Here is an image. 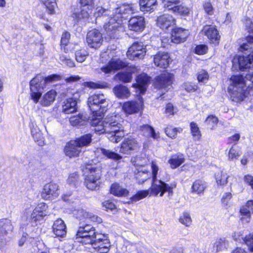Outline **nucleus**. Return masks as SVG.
I'll return each mask as SVG.
<instances>
[{
    "instance_id": "f257e3e1",
    "label": "nucleus",
    "mask_w": 253,
    "mask_h": 253,
    "mask_svg": "<svg viewBox=\"0 0 253 253\" xmlns=\"http://www.w3.org/2000/svg\"><path fill=\"white\" fill-rule=\"evenodd\" d=\"M84 184L87 189L94 191L99 189L102 175V168L94 163H84L81 166Z\"/></svg>"
},
{
    "instance_id": "f03ea898",
    "label": "nucleus",
    "mask_w": 253,
    "mask_h": 253,
    "mask_svg": "<svg viewBox=\"0 0 253 253\" xmlns=\"http://www.w3.org/2000/svg\"><path fill=\"white\" fill-rule=\"evenodd\" d=\"M132 10L131 4L124 3L115 9V14L103 26L106 34L110 39H115L121 28L124 17L123 14L130 13Z\"/></svg>"
},
{
    "instance_id": "7ed1b4c3",
    "label": "nucleus",
    "mask_w": 253,
    "mask_h": 253,
    "mask_svg": "<svg viewBox=\"0 0 253 253\" xmlns=\"http://www.w3.org/2000/svg\"><path fill=\"white\" fill-rule=\"evenodd\" d=\"M231 81L232 84L229 87L231 99L235 102L242 101L246 96L247 83L242 76H233Z\"/></svg>"
},
{
    "instance_id": "20e7f679",
    "label": "nucleus",
    "mask_w": 253,
    "mask_h": 253,
    "mask_svg": "<svg viewBox=\"0 0 253 253\" xmlns=\"http://www.w3.org/2000/svg\"><path fill=\"white\" fill-rule=\"evenodd\" d=\"M99 235L95 227L90 224L80 226L76 233L77 237L82 238L81 242L85 245L91 243Z\"/></svg>"
},
{
    "instance_id": "39448f33",
    "label": "nucleus",
    "mask_w": 253,
    "mask_h": 253,
    "mask_svg": "<svg viewBox=\"0 0 253 253\" xmlns=\"http://www.w3.org/2000/svg\"><path fill=\"white\" fill-rule=\"evenodd\" d=\"M157 24L164 33L168 34V38L171 39V42H174V18L169 14H164L158 17Z\"/></svg>"
},
{
    "instance_id": "423d86ee",
    "label": "nucleus",
    "mask_w": 253,
    "mask_h": 253,
    "mask_svg": "<svg viewBox=\"0 0 253 253\" xmlns=\"http://www.w3.org/2000/svg\"><path fill=\"white\" fill-rule=\"evenodd\" d=\"M140 144L136 138L128 137L125 138L119 146V153L122 154L130 155L138 151Z\"/></svg>"
},
{
    "instance_id": "0eeeda50",
    "label": "nucleus",
    "mask_w": 253,
    "mask_h": 253,
    "mask_svg": "<svg viewBox=\"0 0 253 253\" xmlns=\"http://www.w3.org/2000/svg\"><path fill=\"white\" fill-rule=\"evenodd\" d=\"M37 74L30 82V97L35 103H37L42 95V90L45 87V85L42 84V78L39 79Z\"/></svg>"
},
{
    "instance_id": "6e6552de",
    "label": "nucleus",
    "mask_w": 253,
    "mask_h": 253,
    "mask_svg": "<svg viewBox=\"0 0 253 253\" xmlns=\"http://www.w3.org/2000/svg\"><path fill=\"white\" fill-rule=\"evenodd\" d=\"M59 185L53 181L45 184L41 192V196L44 200H52L59 195Z\"/></svg>"
},
{
    "instance_id": "1a4fd4ad",
    "label": "nucleus",
    "mask_w": 253,
    "mask_h": 253,
    "mask_svg": "<svg viewBox=\"0 0 253 253\" xmlns=\"http://www.w3.org/2000/svg\"><path fill=\"white\" fill-rule=\"evenodd\" d=\"M149 190L150 196H157L160 194V196L162 197L167 192H168L169 195L172 196L173 193L172 187L161 180H158V184L152 180V183Z\"/></svg>"
},
{
    "instance_id": "9d476101",
    "label": "nucleus",
    "mask_w": 253,
    "mask_h": 253,
    "mask_svg": "<svg viewBox=\"0 0 253 253\" xmlns=\"http://www.w3.org/2000/svg\"><path fill=\"white\" fill-rule=\"evenodd\" d=\"M86 41L89 47L96 49L102 45L103 38L98 30L93 29L87 33Z\"/></svg>"
},
{
    "instance_id": "9b49d317",
    "label": "nucleus",
    "mask_w": 253,
    "mask_h": 253,
    "mask_svg": "<svg viewBox=\"0 0 253 253\" xmlns=\"http://www.w3.org/2000/svg\"><path fill=\"white\" fill-rule=\"evenodd\" d=\"M139 102L131 100L125 102L122 106V109L124 112L128 115H131L138 113L140 110H142L143 107V99L141 95H138Z\"/></svg>"
},
{
    "instance_id": "f8f14e48",
    "label": "nucleus",
    "mask_w": 253,
    "mask_h": 253,
    "mask_svg": "<svg viewBox=\"0 0 253 253\" xmlns=\"http://www.w3.org/2000/svg\"><path fill=\"white\" fill-rule=\"evenodd\" d=\"M111 134V141L118 143L125 136V133L122 124L119 121V117L116 115L112 126L110 133Z\"/></svg>"
},
{
    "instance_id": "ddd939ff",
    "label": "nucleus",
    "mask_w": 253,
    "mask_h": 253,
    "mask_svg": "<svg viewBox=\"0 0 253 253\" xmlns=\"http://www.w3.org/2000/svg\"><path fill=\"white\" fill-rule=\"evenodd\" d=\"M89 244L94 245L93 248L98 253H108L111 246L109 239L104 235L101 238L95 237Z\"/></svg>"
},
{
    "instance_id": "4468645a",
    "label": "nucleus",
    "mask_w": 253,
    "mask_h": 253,
    "mask_svg": "<svg viewBox=\"0 0 253 253\" xmlns=\"http://www.w3.org/2000/svg\"><path fill=\"white\" fill-rule=\"evenodd\" d=\"M172 74L164 71L155 77L153 82L154 85L159 89L165 88L172 84Z\"/></svg>"
},
{
    "instance_id": "2eb2a0df",
    "label": "nucleus",
    "mask_w": 253,
    "mask_h": 253,
    "mask_svg": "<svg viewBox=\"0 0 253 253\" xmlns=\"http://www.w3.org/2000/svg\"><path fill=\"white\" fill-rule=\"evenodd\" d=\"M150 80V77L146 73H141L135 78L136 83L132 84V87L137 89L140 94H144L146 91Z\"/></svg>"
},
{
    "instance_id": "dca6fc26",
    "label": "nucleus",
    "mask_w": 253,
    "mask_h": 253,
    "mask_svg": "<svg viewBox=\"0 0 253 253\" xmlns=\"http://www.w3.org/2000/svg\"><path fill=\"white\" fill-rule=\"evenodd\" d=\"M128 27L131 31L137 33L142 32L145 27L144 18L141 16L131 17L128 21Z\"/></svg>"
},
{
    "instance_id": "f3484780",
    "label": "nucleus",
    "mask_w": 253,
    "mask_h": 253,
    "mask_svg": "<svg viewBox=\"0 0 253 253\" xmlns=\"http://www.w3.org/2000/svg\"><path fill=\"white\" fill-rule=\"evenodd\" d=\"M168 53L159 51L154 57L153 62L155 65L160 68H167L171 62Z\"/></svg>"
},
{
    "instance_id": "a211bd4d",
    "label": "nucleus",
    "mask_w": 253,
    "mask_h": 253,
    "mask_svg": "<svg viewBox=\"0 0 253 253\" xmlns=\"http://www.w3.org/2000/svg\"><path fill=\"white\" fill-rule=\"evenodd\" d=\"M116 115L112 116L106 118L105 121L94 126L93 130L99 134L103 133H110L113 121L115 120Z\"/></svg>"
},
{
    "instance_id": "6ab92c4d",
    "label": "nucleus",
    "mask_w": 253,
    "mask_h": 253,
    "mask_svg": "<svg viewBox=\"0 0 253 253\" xmlns=\"http://www.w3.org/2000/svg\"><path fill=\"white\" fill-rule=\"evenodd\" d=\"M143 45L141 43L136 42L130 46L126 52L127 56L130 59L133 60L135 58H141L143 56Z\"/></svg>"
},
{
    "instance_id": "aec40b11",
    "label": "nucleus",
    "mask_w": 253,
    "mask_h": 253,
    "mask_svg": "<svg viewBox=\"0 0 253 253\" xmlns=\"http://www.w3.org/2000/svg\"><path fill=\"white\" fill-rule=\"evenodd\" d=\"M88 101L91 105H97L99 111L103 113L107 110L106 99L103 94H94L88 98Z\"/></svg>"
},
{
    "instance_id": "412c9836",
    "label": "nucleus",
    "mask_w": 253,
    "mask_h": 253,
    "mask_svg": "<svg viewBox=\"0 0 253 253\" xmlns=\"http://www.w3.org/2000/svg\"><path fill=\"white\" fill-rule=\"evenodd\" d=\"M202 32L207 37L211 43L215 44L219 43L220 36L215 26L206 25L203 27Z\"/></svg>"
},
{
    "instance_id": "4be33fe9",
    "label": "nucleus",
    "mask_w": 253,
    "mask_h": 253,
    "mask_svg": "<svg viewBox=\"0 0 253 253\" xmlns=\"http://www.w3.org/2000/svg\"><path fill=\"white\" fill-rule=\"evenodd\" d=\"M240 212L242 215L240 218L241 220L245 223L249 222L251 214L253 213V200L248 201L241 208Z\"/></svg>"
},
{
    "instance_id": "5701e85b",
    "label": "nucleus",
    "mask_w": 253,
    "mask_h": 253,
    "mask_svg": "<svg viewBox=\"0 0 253 253\" xmlns=\"http://www.w3.org/2000/svg\"><path fill=\"white\" fill-rule=\"evenodd\" d=\"M52 231L56 237H64L66 236L67 230L64 221L61 218H58L54 221L52 225Z\"/></svg>"
},
{
    "instance_id": "b1692460",
    "label": "nucleus",
    "mask_w": 253,
    "mask_h": 253,
    "mask_svg": "<svg viewBox=\"0 0 253 253\" xmlns=\"http://www.w3.org/2000/svg\"><path fill=\"white\" fill-rule=\"evenodd\" d=\"M64 152L66 156L71 158L78 157L81 150L79 149L78 146L74 140H70L66 144Z\"/></svg>"
},
{
    "instance_id": "393cba45",
    "label": "nucleus",
    "mask_w": 253,
    "mask_h": 253,
    "mask_svg": "<svg viewBox=\"0 0 253 253\" xmlns=\"http://www.w3.org/2000/svg\"><path fill=\"white\" fill-rule=\"evenodd\" d=\"M158 4L157 0H139L140 10L144 13L153 12Z\"/></svg>"
},
{
    "instance_id": "a878e982",
    "label": "nucleus",
    "mask_w": 253,
    "mask_h": 253,
    "mask_svg": "<svg viewBox=\"0 0 253 253\" xmlns=\"http://www.w3.org/2000/svg\"><path fill=\"white\" fill-rule=\"evenodd\" d=\"M109 192L117 197H127L129 194V191L127 189L123 187L117 182H114L111 184Z\"/></svg>"
},
{
    "instance_id": "bb28decb",
    "label": "nucleus",
    "mask_w": 253,
    "mask_h": 253,
    "mask_svg": "<svg viewBox=\"0 0 253 253\" xmlns=\"http://www.w3.org/2000/svg\"><path fill=\"white\" fill-rule=\"evenodd\" d=\"M77 110V101L73 98H69L65 100L62 105V111L65 114H69L75 113Z\"/></svg>"
},
{
    "instance_id": "cd10ccee",
    "label": "nucleus",
    "mask_w": 253,
    "mask_h": 253,
    "mask_svg": "<svg viewBox=\"0 0 253 253\" xmlns=\"http://www.w3.org/2000/svg\"><path fill=\"white\" fill-rule=\"evenodd\" d=\"M99 151L101 156L105 159H109L114 161H119L123 159L120 154L117 153L111 150L104 148H100Z\"/></svg>"
},
{
    "instance_id": "c85d7f7f",
    "label": "nucleus",
    "mask_w": 253,
    "mask_h": 253,
    "mask_svg": "<svg viewBox=\"0 0 253 253\" xmlns=\"http://www.w3.org/2000/svg\"><path fill=\"white\" fill-rule=\"evenodd\" d=\"M57 95L56 91L54 89H51L46 92L42 96L41 100V105L43 106H48L55 100Z\"/></svg>"
},
{
    "instance_id": "c756f323",
    "label": "nucleus",
    "mask_w": 253,
    "mask_h": 253,
    "mask_svg": "<svg viewBox=\"0 0 253 253\" xmlns=\"http://www.w3.org/2000/svg\"><path fill=\"white\" fill-rule=\"evenodd\" d=\"M74 141L79 148L88 146L92 141V135L90 133L85 134L76 138Z\"/></svg>"
},
{
    "instance_id": "7c9ffc66",
    "label": "nucleus",
    "mask_w": 253,
    "mask_h": 253,
    "mask_svg": "<svg viewBox=\"0 0 253 253\" xmlns=\"http://www.w3.org/2000/svg\"><path fill=\"white\" fill-rule=\"evenodd\" d=\"M41 2L44 6L48 15L56 14V9L58 7L56 0H41Z\"/></svg>"
},
{
    "instance_id": "2f4dec72",
    "label": "nucleus",
    "mask_w": 253,
    "mask_h": 253,
    "mask_svg": "<svg viewBox=\"0 0 253 253\" xmlns=\"http://www.w3.org/2000/svg\"><path fill=\"white\" fill-rule=\"evenodd\" d=\"M113 91L116 96L120 98H126L130 95V92L126 86L119 84L113 88Z\"/></svg>"
},
{
    "instance_id": "473e14b6",
    "label": "nucleus",
    "mask_w": 253,
    "mask_h": 253,
    "mask_svg": "<svg viewBox=\"0 0 253 253\" xmlns=\"http://www.w3.org/2000/svg\"><path fill=\"white\" fill-rule=\"evenodd\" d=\"M207 188L206 183L202 180H197L194 182L192 186V192L198 195L203 194Z\"/></svg>"
},
{
    "instance_id": "72a5a7b5",
    "label": "nucleus",
    "mask_w": 253,
    "mask_h": 253,
    "mask_svg": "<svg viewBox=\"0 0 253 253\" xmlns=\"http://www.w3.org/2000/svg\"><path fill=\"white\" fill-rule=\"evenodd\" d=\"M87 120L86 116L83 113H79L77 115L72 116L69 119V122L71 126H76L83 125Z\"/></svg>"
},
{
    "instance_id": "f704fd0d",
    "label": "nucleus",
    "mask_w": 253,
    "mask_h": 253,
    "mask_svg": "<svg viewBox=\"0 0 253 253\" xmlns=\"http://www.w3.org/2000/svg\"><path fill=\"white\" fill-rule=\"evenodd\" d=\"M189 35L188 30L182 28H175V43L184 42Z\"/></svg>"
},
{
    "instance_id": "c9c22d12",
    "label": "nucleus",
    "mask_w": 253,
    "mask_h": 253,
    "mask_svg": "<svg viewBox=\"0 0 253 253\" xmlns=\"http://www.w3.org/2000/svg\"><path fill=\"white\" fill-rule=\"evenodd\" d=\"M179 222L185 227H190L192 223V219L189 211H184L179 216Z\"/></svg>"
},
{
    "instance_id": "e433bc0d",
    "label": "nucleus",
    "mask_w": 253,
    "mask_h": 253,
    "mask_svg": "<svg viewBox=\"0 0 253 253\" xmlns=\"http://www.w3.org/2000/svg\"><path fill=\"white\" fill-rule=\"evenodd\" d=\"M110 65L113 71H117L120 69L125 68L127 67L128 64L124 62L120 59L116 60H111L109 61Z\"/></svg>"
},
{
    "instance_id": "4c0bfd02",
    "label": "nucleus",
    "mask_w": 253,
    "mask_h": 253,
    "mask_svg": "<svg viewBox=\"0 0 253 253\" xmlns=\"http://www.w3.org/2000/svg\"><path fill=\"white\" fill-rule=\"evenodd\" d=\"M215 178L217 185H224L227 183L228 176L225 171L221 170L215 173Z\"/></svg>"
},
{
    "instance_id": "58836bf2",
    "label": "nucleus",
    "mask_w": 253,
    "mask_h": 253,
    "mask_svg": "<svg viewBox=\"0 0 253 253\" xmlns=\"http://www.w3.org/2000/svg\"><path fill=\"white\" fill-rule=\"evenodd\" d=\"M48 206L43 202L39 203L33 210L34 213H38L42 217H44L47 215Z\"/></svg>"
},
{
    "instance_id": "ea45409f",
    "label": "nucleus",
    "mask_w": 253,
    "mask_h": 253,
    "mask_svg": "<svg viewBox=\"0 0 253 253\" xmlns=\"http://www.w3.org/2000/svg\"><path fill=\"white\" fill-rule=\"evenodd\" d=\"M117 77L119 80L124 83H128L131 82L132 79V72H121L117 73Z\"/></svg>"
},
{
    "instance_id": "a19ab883",
    "label": "nucleus",
    "mask_w": 253,
    "mask_h": 253,
    "mask_svg": "<svg viewBox=\"0 0 253 253\" xmlns=\"http://www.w3.org/2000/svg\"><path fill=\"white\" fill-rule=\"evenodd\" d=\"M140 130L143 135L150 136L153 138H156V134L154 128L148 124H145L140 126Z\"/></svg>"
},
{
    "instance_id": "79ce46f5",
    "label": "nucleus",
    "mask_w": 253,
    "mask_h": 253,
    "mask_svg": "<svg viewBox=\"0 0 253 253\" xmlns=\"http://www.w3.org/2000/svg\"><path fill=\"white\" fill-rule=\"evenodd\" d=\"M149 195H150L149 189L148 190H139L135 195L130 197V200L131 202H136L145 198Z\"/></svg>"
},
{
    "instance_id": "37998d69",
    "label": "nucleus",
    "mask_w": 253,
    "mask_h": 253,
    "mask_svg": "<svg viewBox=\"0 0 253 253\" xmlns=\"http://www.w3.org/2000/svg\"><path fill=\"white\" fill-rule=\"evenodd\" d=\"M241 155L240 149L234 145H233L228 152V159L233 161L237 159Z\"/></svg>"
},
{
    "instance_id": "c03bdc74",
    "label": "nucleus",
    "mask_w": 253,
    "mask_h": 253,
    "mask_svg": "<svg viewBox=\"0 0 253 253\" xmlns=\"http://www.w3.org/2000/svg\"><path fill=\"white\" fill-rule=\"evenodd\" d=\"M91 8H88L87 10L82 8L79 13L74 12L72 14L73 18L78 21L81 18H87L89 16V14L91 13Z\"/></svg>"
},
{
    "instance_id": "a18cd8bd",
    "label": "nucleus",
    "mask_w": 253,
    "mask_h": 253,
    "mask_svg": "<svg viewBox=\"0 0 253 253\" xmlns=\"http://www.w3.org/2000/svg\"><path fill=\"white\" fill-rule=\"evenodd\" d=\"M70 39V34L67 31L64 32L62 35L60 40V45L61 48H63L64 52L66 53L68 52V49L66 46L69 43Z\"/></svg>"
},
{
    "instance_id": "49530a36",
    "label": "nucleus",
    "mask_w": 253,
    "mask_h": 253,
    "mask_svg": "<svg viewBox=\"0 0 253 253\" xmlns=\"http://www.w3.org/2000/svg\"><path fill=\"white\" fill-rule=\"evenodd\" d=\"M191 133L193 137L194 140H198L200 139L201 134L199 128L197 124L194 122L190 123Z\"/></svg>"
},
{
    "instance_id": "de8ad7c7",
    "label": "nucleus",
    "mask_w": 253,
    "mask_h": 253,
    "mask_svg": "<svg viewBox=\"0 0 253 253\" xmlns=\"http://www.w3.org/2000/svg\"><path fill=\"white\" fill-rule=\"evenodd\" d=\"M228 246V242L224 239H217L213 244L214 249L216 252L222 250L226 248Z\"/></svg>"
},
{
    "instance_id": "09e8293b",
    "label": "nucleus",
    "mask_w": 253,
    "mask_h": 253,
    "mask_svg": "<svg viewBox=\"0 0 253 253\" xmlns=\"http://www.w3.org/2000/svg\"><path fill=\"white\" fill-rule=\"evenodd\" d=\"M88 53L84 49L78 50L75 53L76 59L80 63L84 61Z\"/></svg>"
},
{
    "instance_id": "8fccbe9b",
    "label": "nucleus",
    "mask_w": 253,
    "mask_h": 253,
    "mask_svg": "<svg viewBox=\"0 0 253 253\" xmlns=\"http://www.w3.org/2000/svg\"><path fill=\"white\" fill-rule=\"evenodd\" d=\"M98 114L97 110L92 111L93 115L90 122L91 126L94 127L103 121L101 116L98 115Z\"/></svg>"
},
{
    "instance_id": "3c124183",
    "label": "nucleus",
    "mask_w": 253,
    "mask_h": 253,
    "mask_svg": "<svg viewBox=\"0 0 253 253\" xmlns=\"http://www.w3.org/2000/svg\"><path fill=\"white\" fill-rule=\"evenodd\" d=\"M179 14L185 16L188 15L190 12V9L183 4L175 5V12Z\"/></svg>"
},
{
    "instance_id": "603ef678",
    "label": "nucleus",
    "mask_w": 253,
    "mask_h": 253,
    "mask_svg": "<svg viewBox=\"0 0 253 253\" xmlns=\"http://www.w3.org/2000/svg\"><path fill=\"white\" fill-rule=\"evenodd\" d=\"M85 218L89 222L95 224H99L102 222V218L92 213L87 212L85 214Z\"/></svg>"
},
{
    "instance_id": "864d4df0",
    "label": "nucleus",
    "mask_w": 253,
    "mask_h": 253,
    "mask_svg": "<svg viewBox=\"0 0 253 253\" xmlns=\"http://www.w3.org/2000/svg\"><path fill=\"white\" fill-rule=\"evenodd\" d=\"M42 78V80L43 79L45 84L52 83L54 81H59L61 80L62 76L60 75L53 74L50 75H48L44 78L40 77Z\"/></svg>"
},
{
    "instance_id": "5fc2aeb1",
    "label": "nucleus",
    "mask_w": 253,
    "mask_h": 253,
    "mask_svg": "<svg viewBox=\"0 0 253 253\" xmlns=\"http://www.w3.org/2000/svg\"><path fill=\"white\" fill-rule=\"evenodd\" d=\"M244 243L248 247L249 251L253 252V232L245 237Z\"/></svg>"
},
{
    "instance_id": "6e6d98bb",
    "label": "nucleus",
    "mask_w": 253,
    "mask_h": 253,
    "mask_svg": "<svg viewBox=\"0 0 253 253\" xmlns=\"http://www.w3.org/2000/svg\"><path fill=\"white\" fill-rule=\"evenodd\" d=\"M218 119L214 116H209L206 120V123L211 129H213L218 123Z\"/></svg>"
},
{
    "instance_id": "4d7b16f0",
    "label": "nucleus",
    "mask_w": 253,
    "mask_h": 253,
    "mask_svg": "<svg viewBox=\"0 0 253 253\" xmlns=\"http://www.w3.org/2000/svg\"><path fill=\"white\" fill-rule=\"evenodd\" d=\"M113 200L114 199H108L102 203V206L106 209L107 211L109 210L112 211L117 209V206L113 202Z\"/></svg>"
},
{
    "instance_id": "13d9d810",
    "label": "nucleus",
    "mask_w": 253,
    "mask_h": 253,
    "mask_svg": "<svg viewBox=\"0 0 253 253\" xmlns=\"http://www.w3.org/2000/svg\"><path fill=\"white\" fill-rule=\"evenodd\" d=\"M80 180V175L77 172L70 173L67 179L70 184L76 185Z\"/></svg>"
},
{
    "instance_id": "bf43d9fd",
    "label": "nucleus",
    "mask_w": 253,
    "mask_h": 253,
    "mask_svg": "<svg viewBox=\"0 0 253 253\" xmlns=\"http://www.w3.org/2000/svg\"><path fill=\"white\" fill-rule=\"evenodd\" d=\"M95 14L97 17L109 16L111 15V11L109 9H105L100 7L97 8Z\"/></svg>"
},
{
    "instance_id": "052dcab7",
    "label": "nucleus",
    "mask_w": 253,
    "mask_h": 253,
    "mask_svg": "<svg viewBox=\"0 0 253 253\" xmlns=\"http://www.w3.org/2000/svg\"><path fill=\"white\" fill-rule=\"evenodd\" d=\"M209 75L205 70H201L198 73L197 79L199 82L205 83L209 80Z\"/></svg>"
},
{
    "instance_id": "680f3d73",
    "label": "nucleus",
    "mask_w": 253,
    "mask_h": 253,
    "mask_svg": "<svg viewBox=\"0 0 253 253\" xmlns=\"http://www.w3.org/2000/svg\"><path fill=\"white\" fill-rule=\"evenodd\" d=\"M44 217H42L38 213H34V211H33L30 216L31 222L35 223L36 225H37L40 223V221L43 219Z\"/></svg>"
},
{
    "instance_id": "e2e57ef3",
    "label": "nucleus",
    "mask_w": 253,
    "mask_h": 253,
    "mask_svg": "<svg viewBox=\"0 0 253 253\" xmlns=\"http://www.w3.org/2000/svg\"><path fill=\"white\" fill-rule=\"evenodd\" d=\"M59 59L63 63L69 67L75 66V64L73 60L70 57L65 55H61L59 57Z\"/></svg>"
},
{
    "instance_id": "0e129e2a",
    "label": "nucleus",
    "mask_w": 253,
    "mask_h": 253,
    "mask_svg": "<svg viewBox=\"0 0 253 253\" xmlns=\"http://www.w3.org/2000/svg\"><path fill=\"white\" fill-rule=\"evenodd\" d=\"M183 87L187 92H194L198 89L197 85L191 82L185 83L183 85Z\"/></svg>"
},
{
    "instance_id": "69168bd1",
    "label": "nucleus",
    "mask_w": 253,
    "mask_h": 253,
    "mask_svg": "<svg viewBox=\"0 0 253 253\" xmlns=\"http://www.w3.org/2000/svg\"><path fill=\"white\" fill-rule=\"evenodd\" d=\"M203 7L205 12L209 15H212L214 13V8L211 4V3L209 2H205L203 4Z\"/></svg>"
},
{
    "instance_id": "338daca9",
    "label": "nucleus",
    "mask_w": 253,
    "mask_h": 253,
    "mask_svg": "<svg viewBox=\"0 0 253 253\" xmlns=\"http://www.w3.org/2000/svg\"><path fill=\"white\" fill-rule=\"evenodd\" d=\"M195 53L199 55H203L207 52L208 46L205 44L197 45L195 49Z\"/></svg>"
},
{
    "instance_id": "774afa93",
    "label": "nucleus",
    "mask_w": 253,
    "mask_h": 253,
    "mask_svg": "<svg viewBox=\"0 0 253 253\" xmlns=\"http://www.w3.org/2000/svg\"><path fill=\"white\" fill-rule=\"evenodd\" d=\"M243 180L245 183L250 186L253 190V175L251 174L245 175L243 177Z\"/></svg>"
}]
</instances>
